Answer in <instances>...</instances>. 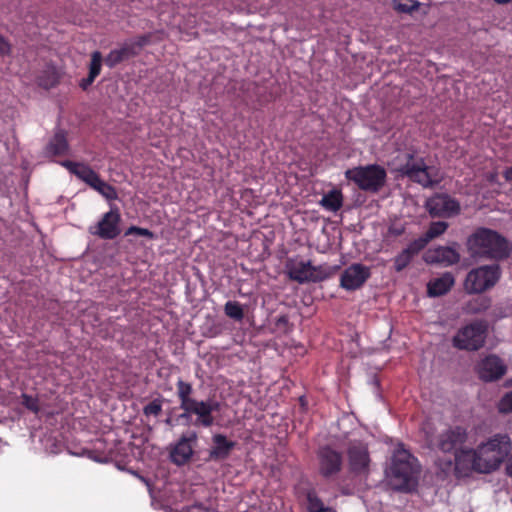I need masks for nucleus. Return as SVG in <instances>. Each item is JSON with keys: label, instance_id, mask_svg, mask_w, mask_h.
<instances>
[{"label": "nucleus", "instance_id": "nucleus-7", "mask_svg": "<svg viewBox=\"0 0 512 512\" xmlns=\"http://www.w3.org/2000/svg\"><path fill=\"white\" fill-rule=\"evenodd\" d=\"M453 459L438 460L437 464L444 474L454 472L457 478L469 476L472 472L482 473V461L478 450L463 447L453 455Z\"/></svg>", "mask_w": 512, "mask_h": 512}, {"label": "nucleus", "instance_id": "nucleus-12", "mask_svg": "<svg viewBox=\"0 0 512 512\" xmlns=\"http://www.w3.org/2000/svg\"><path fill=\"white\" fill-rule=\"evenodd\" d=\"M425 207L433 218H451L461 212L459 201L446 193H436L428 198Z\"/></svg>", "mask_w": 512, "mask_h": 512}, {"label": "nucleus", "instance_id": "nucleus-44", "mask_svg": "<svg viewBox=\"0 0 512 512\" xmlns=\"http://www.w3.org/2000/svg\"><path fill=\"white\" fill-rule=\"evenodd\" d=\"M209 510L201 503H197L189 507L188 512H208Z\"/></svg>", "mask_w": 512, "mask_h": 512}, {"label": "nucleus", "instance_id": "nucleus-22", "mask_svg": "<svg viewBox=\"0 0 512 512\" xmlns=\"http://www.w3.org/2000/svg\"><path fill=\"white\" fill-rule=\"evenodd\" d=\"M455 283L454 276L445 272L438 278L430 280L427 284V293L430 297H439L448 293Z\"/></svg>", "mask_w": 512, "mask_h": 512}, {"label": "nucleus", "instance_id": "nucleus-20", "mask_svg": "<svg viewBox=\"0 0 512 512\" xmlns=\"http://www.w3.org/2000/svg\"><path fill=\"white\" fill-rule=\"evenodd\" d=\"M212 443L206 461L226 460L237 445L235 441L229 440L226 435L220 433L212 436Z\"/></svg>", "mask_w": 512, "mask_h": 512}, {"label": "nucleus", "instance_id": "nucleus-36", "mask_svg": "<svg viewBox=\"0 0 512 512\" xmlns=\"http://www.w3.org/2000/svg\"><path fill=\"white\" fill-rule=\"evenodd\" d=\"M129 235L143 236V237H146L148 239H155L156 238V235L154 234V232H152L151 230H149L147 228H142V227H138V226H130L125 231V236H129Z\"/></svg>", "mask_w": 512, "mask_h": 512}, {"label": "nucleus", "instance_id": "nucleus-13", "mask_svg": "<svg viewBox=\"0 0 512 512\" xmlns=\"http://www.w3.org/2000/svg\"><path fill=\"white\" fill-rule=\"evenodd\" d=\"M120 223L121 214L119 208L114 207L104 213L95 225L89 227L88 231L91 235L97 236L100 239L113 240L121 233Z\"/></svg>", "mask_w": 512, "mask_h": 512}, {"label": "nucleus", "instance_id": "nucleus-35", "mask_svg": "<svg viewBox=\"0 0 512 512\" xmlns=\"http://www.w3.org/2000/svg\"><path fill=\"white\" fill-rule=\"evenodd\" d=\"M428 244L429 241L424 235H422L419 238L411 241L405 249L408 250V252L414 257L423 249H425Z\"/></svg>", "mask_w": 512, "mask_h": 512}, {"label": "nucleus", "instance_id": "nucleus-4", "mask_svg": "<svg viewBox=\"0 0 512 512\" xmlns=\"http://www.w3.org/2000/svg\"><path fill=\"white\" fill-rule=\"evenodd\" d=\"M396 171L410 181L424 188L435 186L439 180L434 178L433 168L428 166L425 159L418 156L415 150H407L396 158Z\"/></svg>", "mask_w": 512, "mask_h": 512}, {"label": "nucleus", "instance_id": "nucleus-15", "mask_svg": "<svg viewBox=\"0 0 512 512\" xmlns=\"http://www.w3.org/2000/svg\"><path fill=\"white\" fill-rule=\"evenodd\" d=\"M349 470L354 475H368L370 471V454L367 444L353 441L347 449Z\"/></svg>", "mask_w": 512, "mask_h": 512}, {"label": "nucleus", "instance_id": "nucleus-31", "mask_svg": "<svg viewBox=\"0 0 512 512\" xmlns=\"http://www.w3.org/2000/svg\"><path fill=\"white\" fill-rule=\"evenodd\" d=\"M394 9L400 13H412L417 10L420 3L417 0H393Z\"/></svg>", "mask_w": 512, "mask_h": 512}, {"label": "nucleus", "instance_id": "nucleus-37", "mask_svg": "<svg viewBox=\"0 0 512 512\" xmlns=\"http://www.w3.org/2000/svg\"><path fill=\"white\" fill-rule=\"evenodd\" d=\"M162 412V401L160 399H154L149 402L143 408V413L146 416H158Z\"/></svg>", "mask_w": 512, "mask_h": 512}, {"label": "nucleus", "instance_id": "nucleus-10", "mask_svg": "<svg viewBox=\"0 0 512 512\" xmlns=\"http://www.w3.org/2000/svg\"><path fill=\"white\" fill-rule=\"evenodd\" d=\"M487 334V322L475 320L457 331L452 338V345L459 350L478 351L484 346Z\"/></svg>", "mask_w": 512, "mask_h": 512}, {"label": "nucleus", "instance_id": "nucleus-42", "mask_svg": "<svg viewBox=\"0 0 512 512\" xmlns=\"http://www.w3.org/2000/svg\"><path fill=\"white\" fill-rule=\"evenodd\" d=\"M12 46L10 42L0 34V56H8L11 54Z\"/></svg>", "mask_w": 512, "mask_h": 512}, {"label": "nucleus", "instance_id": "nucleus-33", "mask_svg": "<svg viewBox=\"0 0 512 512\" xmlns=\"http://www.w3.org/2000/svg\"><path fill=\"white\" fill-rule=\"evenodd\" d=\"M414 257L408 252V250L403 249L396 257L394 258V269L397 272L403 271L412 261Z\"/></svg>", "mask_w": 512, "mask_h": 512}, {"label": "nucleus", "instance_id": "nucleus-40", "mask_svg": "<svg viewBox=\"0 0 512 512\" xmlns=\"http://www.w3.org/2000/svg\"><path fill=\"white\" fill-rule=\"evenodd\" d=\"M151 37L152 35L150 33H147L137 36L135 39L131 41L133 42L137 50L140 52L143 49V47H145L151 42Z\"/></svg>", "mask_w": 512, "mask_h": 512}, {"label": "nucleus", "instance_id": "nucleus-21", "mask_svg": "<svg viewBox=\"0 0 512 512\" xmlns=\"http://www.w3.org/2000/svg\"><path fill=\"white\" fill-rule=\"evenodd\" d=\"M60 164L65 167L71 174H74L77 178L85 182L91 188L100 177L97 172H95L90 166L84 163L64 160Z\"/></svg>", "mask_w": 512, "mask_h": 512}, {"label": "nucleus", "instance_id": "nucleus-6", "mask_svg": "<svg viewBox=\"0 0 512 512\" xmlns=\"http://www.w3.org/2000/svg\"><path fill=\"white\" fill-rule=\"evenodd\" d=\"M287 276L290 280L299 284L318 283L330 278L338 269V266L330 267L326 264L312 265L311 261L288 258L285 262Z\"/></svg>", "mask_w": 512, "mask_h": 512}, {"label": "nucleus", "instance_id": "nucleus-18", "mask_svg": "<svg viewBox=\"0 0 512 512\" xmlns=\"http://www.w3.org/2000/svg\"><path fill=\"white\" fill-rule=\"evenodd\" d=\"M371 271L368 266L354 263L348 266L340 276V286L347 291L361 288L370 278Z\"/></svg>", "mask_w": 512, "mask_h": 512}, {"label": "nucleus", "instance_id": "nucleus-5", "mask_svg": "<svg viewBox=\"0 0 512 512\" xmlns=\"http://www.w3.org/2000/svg\"><path fill=\"white\" fill-rule=\"evenodd\" d=\"M511 448V439L507 434H496L487 442L479 444L477 450L482 461L480 466L482 473H490L498 469Z\"/></svg>", "mask_w": 512, "mask_h": 512}, {"label": "nucleus", "instance_id": "nucleus-11", "mask_svg": "<svg viewBox=\"0 0 512 512\" xmlns=\"http://www.w3.org/2000/svg\"><path fill=\"white\" fill-rule=\"evenodd\" d=\"M468 440V431L460 425L450 426L440 432L431 442V447L444 453L454 455Z\"/></svg>", "mask_w": 512, "mask_h": 512}, {"label": "nucleus", "instance_id": "nucleus-23", "mask_svg": "<svg viewBox=\"0 0 512 512\" xmlns=\"http://www.w3.org/2000/svg\"><path fill=\"white\" fill-rule=\"evenodd\" d=\"M68 150L69 144L62 131L55 133L46 146V153L51 156H64Z\"/></svg>", "mask_w": 512, "mask_h": 512}, {"label": "nucleus", "instance_id": "nucleus-2", "mask_svg": "<svg viewBox=\"0 0 512 512\" xmlns=\"http://www.w3.org/2000/svg\"><path fill=\"white\" fill-rule=\"evenodd\" d=\"M176 394L183 411L178 415V420L191 421L193 415L197 416L194 426L209 428L214 424V412L220 410V403L213 399L197 400L192 397L193 387L190 383L179 379L176 383Z\"/></svg>", "mask_w": 512, "mask_h": 512}, {"label": "nucleus", "instance_id": "nucleus-41", "mask_svg": "<svg viewBox=\"0 0 512 512\" xmlns=\"http://www.w3.org/2000/svg\"><path fill=\"white\" fill-rule=\"evenodd\" d=\"M121 47L123 48L128 59L135 57L140 53L132 41L125 42Z\"/></svg>", "mask_w": 512, "mask_h": 512}, {"label": "nucleus", "instance_id": "nucleus-29", "mask_svg": "<svg viewBox=\"0 0 512 512\" xmlns=\"http://www.w3.org/2000/svg\"><path fill=\"white\" fill-rule=\"evenodd\" d=\"M448 227H449V224L444 221L432 222L429 225L427 231L423 235L430 242L433 239L444 234L446 232V230L448 229Z\"/></svg>", "mask_w": 512, "mask_h": 512}, {"label": "nucleus", "instance_id": "nucleus-47", "mask_svg": "<svg viewBox=\"0 0 512 512\" xmlns=\"http://www.w3.org/2000/svg\"><path fill=\"white\" fill-rule=\"evenodd\" d=\"M300 401H301V404L303 405L304 404L303 398H300Z\"/></svg>", "mask_w": 512, "mask_h": 512}, {"label": "nucleus", "instance_id": "nucleus-24", "mask_svg": "<svg viewBox=\"0 0 512 512\" xmlns=\"http://www.w3.org/2000/svg\"><path fill=\"white\" fill-rule=\"evenodd\" d=\"M319 203L325 210L337 212L343 206V194L341 190L332 189L323 195Z\"/></svg>", "mask_w": 512, "mask_h": 512}, {"label": "nucleus", "instance_id": "nucleus-1", "mask_svg": "<svg viewBox=\"0 0 512 512\" xmlns=\"http://www.w3.org/2000/svg\"><path fill=\"white\" fill-rule=\"evenodd\" d=\"M421 466L403 444L393 452L391 463L386 470L388 484L395 491L410 492L418 485Z\"/></svg>", "mask_w": 512, "mask_h": 512}, {"label": "nucleus", "instance_id": "nucleus-9", "mask_svg": "<svg viewBox=\"0 0 512 512\" xmlns=\"http://www.w3.org/2000/svg\"><path fill=\"white\" fill-rule=\"evenodd\" d=\"M499 264L482 265L472 269L464 280V290L468 294H480L493 288L501 278Z\"/></svg>", "mask_w": 512, "mask_h": 512}, {"label": "nucleus", "instance_id": "nucleus-16", "mask_svg": "<svg viewBox=\"0 0 512 512\" xmlns=\"http://www.w3.org/2000/svg\"><path fill=\"white\" fill-rule=\"evenodd\" d=\"M475 371L480 380L495 382L507 373V366L499 356L489 354L477 363Z\"/></svg>", "mask_w": 512, "mask_h": 512}, {"label": "nucleus", "instance_id": "nucleus-8", "mask_svg": "<svg viewBox=\"0 0 512 512\" xmlns=\"http://www.w3.org/2000/svg\"><path fill=\"white\" fill-rule=\"evenodd\" d=\"M345 177L354 182L360 190L377 193L385 185L387 173L382 166L370 164L348 169Z\"/></svg>", "mask_w": 512, "mask_h": 512}, {"label": "nucleus", "instance_id": "nucleus-14", "mask_svg": "<svg viewBox=\"0 0 512 512\" xmlns=\"http://www.w3.org/2000/svg\"><path fill=\"white\" fill-rule=\"evenodd\" d=\"M316 455L319 464V473L323 478H332L342 470L343 455L330 445L319 447Z\"/></svg>", "mask_w": 512, "mask_h": 512}, {"label": "nucleus", "instance_id": "nucleus-38", "mask_svg": "<svg viewBox=\"0 0 512 512\" xmlns=\"http://www.w3.org/2000/svg\"><path fill=\"white\" fill-rule=\"evenodd\" d=\"M22 405L33 413H38L40 411L39 401L36 397L22 394Z\"/></svg>", "mask_w": 512, "mask_h": 512}, {"label": "nucleus", "instance_id": "nucleus-30", "mask_svg": "<svg viewBox=\"0 0 512 512\" xmlns=\"http://www.w3.org/2000/svg\"><path fill=\"white\" fill-rule=\"evenodd\" d=\"M125 60H128V58L126 57L123 48L120 47L118 49L111 50L104 61L108 67L113 68Z\"/></svg>", "mask_w": 512, "mask_h": 512}, {"label": "nucleus", "instance_id": "nucleus-17", "mask_svg": "<svg viewBox=\"0 0 512 512\" xmlns=\"http://www.w3.org/2000/svg\"><path fill=\"white\" fill-rule=\"evenodd\" d=\"M197 441L198 434L196 431L190 430L183 433L171 448V461L177 466L187 464L194 454V446L197 444Z\"/></svg>", "mask_w": 512, "mask_h": 512}, {"label": "nucleus", "instance_id": "nucleus-39", "mask_svg": "<svg viewBox=\"0 0 512 512\" xmlns=\"http://www.w3.org/2000/svg\"><path fill=\"white\" fill-rule=\"evenodd\" d=\"M499 411L502 413L512 412V391L507 392L499 402Z\"/></svg>", "mask_w": 512, "mask_h": 512}, {"label": "nucleus", "instance_id": "nucleus-26", "mask_svg": "<svg viewBox=\"0 0 512 512\" xmlns=\"http://www.w3.org/2000/svg\"><path fill=\"white\" fill-rule=\"evenodd\" d=\"M306 500L307 512H336L333 508L324 505L323 501L314 489H309L307 491Z\"/></svg>", "mask_w": 512, "mask_h": 512}, {"label": "nucleus", "instance_id": "nucleus-32", "mask_svg": "<svg viewBox=\"0 0 512 512\" xmlns=\"http://www.w3.org/2000/svg\"><path fill=\"white\" fill-rule=\"evenodd\" d=\"M37 83L44 89H50L58 84V76L54 71H45L38 77Z\"/></svg>", "mask_w": 512, "mask_h": 512}, {"label": "nucleus", "instance_id": "nucleus-45", "mask_svg": "<svg viewBox=\"0 0 512 512\" xmlns=\"http://www.w3.org/2000/svg\"><path fill=\"white\" fill-rule=\"evenodd\" d=\"M506 474L512 478V454L507 459Z\"/></svg>", "mask_w": 512, "mask_h": 512}, {"label": "nucleus", "instance_id": "nucleus-43", "mask_svg": "<svg viewBox=\"0 0 512 512\" xmlns=\"http://www.w3.org/2000/svg\"><path fill=\"white\" fill-rule=\"evenodd\" d=\"M95 79L93 76L88 75L80 81L79 86L85 91L93 84Z\"/></svg>", "mask_w": 512, "mask_h": 512}, {"label": "nucleus", "instance_id": "nucleus-34", "mask_svg": "<svg viewBox=\"0 0 512 512\" xmlns=\"http://www.w3.org/2000/svg\"><path fill=\"white\" fill-rule=\"evenodd\" d=\"M102 67V54L99 51H94L91 54V61L89 65V74L90 76H93L96 78L100 72Z\"/></svg>", "mask_w": 512, "mask_h": 512}, {"label": "nucleus", "instance_id": "nucleus-27", "mask_svg": "<svg viewBox=\"0 0 512 512\" xmlns=\"http://www.w3.org/2000/svg\"><path fill=\"white\" fill-rule=\"evenodd\" d=\"M107 200H116L118 198L117 191L114 186L102 180L100 177L92 187Z\"/></svg>", "mask_w": 512, "mask_h": 512}, {"label": "nucleus", "instance_id": "nucleus-28", "mask_svg": "<svg viewBox=\"0 0 512 512\" xmlns=\"http://www.w3.org/2000/svg\"><path fill=\"white\" fill-rule=\"evenodd\" d=\"M224 312L226 316L235 320L242 321L244 318V310L242 305L237 301H228L224 305Z\"/></svg>", "mask_w": 512, "mask_h": 512}, {"label": "nucleus", "instance_id": "nucleus-25", "mask_svg": "<svg viewBox=\"0 0 512 512\" xmlns=\"http://www.w3.org/2000/svg\"><path fill=\"white\" fill-rule=\"evenodd\" d=\"M491 301L487 297H477L467 301L462 310L465 314H480L485 312L490 307Z\"/></svg>", "mask_w": 512, "mask_h": 512}, {"label": "nucleus", "instance_id": "nucleus-46", "mask_svg": "<svg viewBox=\"0 0 512 512\" xmlns=\"http://www.w3.org/2000/svg\"><path fill=\"white\" fill-rule=\"evenodd\" d=\"M504 178L509 181V182H512V166L507 168L504 172Z\"/></svg>", "mask_w": 512, "mask_h": 512}, {"label": "nucleus", "instance_id": "nucleus-3", "mask_svg": "<svg viewBox=\"0 0 512 512\" xmlns=\"http://www.w3.org/2000/svg\"><path fill=\"white\" fill-rule=\"evenodd\" d=\"M467 248L474 257L503 261L512 252V244L495 230L479 227L467 239Z\"/></svg>", "mask_w": 512, "mask_h": 512}, {"label": "nucleus", "instance_id": "nucleus-19", "mask_svg": "<svg viewBox=\"0 0 512 512\" xmlns=\"http://www.w3.org/2000/svg\"><path fill=\"white\" fill-rule=\"evenodd\" d=\"M458 248L459 244L454 242L452 246H437L428 249L424 255V260L428 264H439L443 267L455 265L461 259Z\"/></svg>", "mask_w": 512, "mask_h": 512}]
</instances>
